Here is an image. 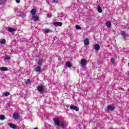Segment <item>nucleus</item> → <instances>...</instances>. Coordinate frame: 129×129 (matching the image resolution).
Listing matches in <instances>:
<instances>
[{
  "label": "nucleus",
  "mask_w": 129,
  "mask_h": 129,
  "mask_svg": "<svg viewBox=\"0 0 129 129\" xmlns=\"http://www.w3.org/2000/svg\"><path fill=\"white\" fill-rule=\"evenodd\" d=\"M66 66L69 68H71V67H72V64L70 62H67L66 63Z\"/></svg>",
  "instance_id": "13"
},
{
  "label": "nucleus",
  "mask_w": 129,
  "mask_h": 129,
  "mask_svg": "<svg viewBox=\"0 0 129 129\" xmlns=\"http://www.w3.org/2000/svg\"><path fill=\"white\" fill-rule=\"evenodd\" d=\"M53 3H58V1H57L53 0Z\"/></svg>",
  "instance_id": "32"
},
{
  "label": "nucleus",
  "mask_w": 129,
  "mask_h": 129,
  "mask_svg": "<svg viewBox=\"0 0 129 129\" xmlns=\"http://www.w3.org/2000/svg\"><path fill=\"white\" fill-rule=\"evenodd\" d=\"M54 122L56 125L58 126H61V127H66V124L64 122H61L59 121V119L57 118H55L54 119Z\"/></svg>",
  "instance_id": "1"
},
{
  "label": "nucleus",
  "mask_w": 129,
  "mask_h": 129,
  "mask_svg": "<svg viewBox=\"0 0 129 129\" xmlns=\"http://www.w3.org/2000/svg\"><path fill=\"white\" fill-rule=\"evenodd\" d=\"M114 61H115V60L114 58H111V63H114Z\"/></svg>",
  "instance_id": "30"
},
{
  "label": "nucleus",
  "mask_w": 129,
  "mask_h": 129,
  "mask_svg": "<svg viewBox=\"0 0 129 129\" xmlns=\"http://www.w3.org/2000/svg\"><path fill=\"white\" fill-rule=\"evenodd\" d=\"M35 71L36 72H41L42 71V70L41 69V67H40V66L37 67L35 68Z\"/></svg>",
  "instance_id": "9"
},
{
  "label": "nucleus",
  "mask_w": 129,
  "mask_h": 129,
  "mask_svg": "<svg viewBox=\"0 0 129 129\" xmlns=\"http://www.w3.org/2000/svg\"><path fill=\"white\" fill-rule=\"evenodd\" d=\"M8 31L9 32H15V31H16V29H15V28H13L12 27H8Z\"/></svg>",
  "instance_id": "16"
},
{
  "label": "nucleus",
  "mask_w": 129,
  "mask_h": 129,
  "mask_svg": "<svg viewBox=\"0 0 129 129\" xmlns=\"http://www.w3.org/2000/svg\"><path fill=\"white\" fill-rule=\"evenodd\" d=\"M114 108H115L114 107V106H112V105H108L107 106V109L108 110H110L111 111H113V110H114Z\"/></svg>",
  "instance_id": "5"
},
{
  "label": "nucleus",
  "mask_w": 129,
  "mask_h": 129,
  "mask_svg": "<svg viewBox=\"0 0 129 129\" xmlns=\"http://www.w3.org/2000/svg\"><path fill=\"white\" fill-rule=\"evenodd\" d=\"M71 109H73L74 110H76V111H79V108L77 107V106L72 105L70 106Z\"/></svg>",
  "instance_id": "3"
},
{
  "label": "nucleus",
  "mask_w": 129,
  "mask_h": 129,
  "mask_svg": "<svg viewBox=\"0 0 129 129\" xmlns=\"http://www.w3.org/2000/svg\"><path fill=\"white\" fill-rule=\"evenodd\" d=\"M31 14L33 16H35L36 15V9H32L31 11Z\"/></svg>",
  "instance_id": "17"
},
{
  "label": "nucleus",
  "mask_w": 129,
  "mask_h": 129,
  "mask_svg": "<svg viewBox=\"0 0 129 129\" xmlns=\"http://www.w3.org/2000/svg\"><path fill=\"white\" fill-rule=\"evenodd\" d=\"M97 10L98 13H102V9H101V7L99 5L97 6Z\"/></svg>",
  "instance_id": "14"
},
{
  "label": "nucleus",
  "mask_w": 129,
  "mask_h": 129,
  "mask_svg": "<svg viewBox=\"0 0 129 129\" xmlns=\"http://www.w3.org/2000/svg\"><path fill=\"white\" fill-rule=\"evenodd\" d=\"M16 3H17V4H20L21 0H16Z\"/></svg>",
  "instance_id": "31"
},
{
  "label": "nucleus",
  "mask_w": 129,
  "mask_h": 129,
  "mask_svg": "<svg viewBox=\"0 0 129 129\" xmlns=\"http://www.w3.org/2000/svg\"><path fill=\"white\" fill-rule=\"evenodd\" d=\"M1 44H6V39H3L1 41Z\"/></svg>",
  "instance_id": "27"
},
{
  "label": "nucleus",
  "mask_w": 129,
  "mask_h": 129,
  "mask_svg": "<svg viewBox=\"0 0 129 129\" xmlns=\"http://www.w3.org/2000/svg\"><path fill=\"white\" fill-rule=\"evenodd\" d=\"M128 78H129V73L128 74Z\"/></svg>",
  "instance_id": "33"
},
{
  "label": "nucleus",
  "mask_w": 129,
  "mask_h": 129,
  "mask_svg": "<svg viewBox=\"0 0 129 129\" xmlns=\"http://www.w3.org/2000/svg\"><path fill=\"white\" fill-rule=\"evenodd\" d=\"M37 89L39 91V92H43V91H44V90H45V88H44V87H43V86H38L37 87Z\"/></svg>",
  "instance_id": "4"
},
{
  "label": "nucleus",
  "mask_w": 129,
  "mask_h": 129,
  "mask_svg": "<svg viewBox=\"0 0 129 129\" xmlns=\"http://www.w3.org/2000/svg\"><path fill=\"white\" fill-rule=\"evenodd\" d=\"M44 63V60L43 59H40L38 61V65H42Z\"/></svg>",
  "instance_id": "20"
},
{
  "label": "nucleus",
  "mask_w": 129,
  "mask_h": 129,
  "mask_svg": "<svg viewBox=\"0 0 129 129\" xmlns=\"http://www.w3.org/2000/svg\"><path fill=\"white\" fill-rule=\"evenodd\" d=\"M84 43L85 45H86L87 46L88 45H89V39H88V38L85 39L84 40Z\"/></svg>",
  "instance_id": "10"
},
{
  "label": "nucleus",
  "mask_w": 129,
  "mask_h": 129,
  "mask_svg": "<svg viewBox=\"0 0 129 129\" xmlns=\"http://www.w3.org/2000/svg\"><path fill=\"white\" fill-rule=\"evenodd\" d=\"M76 29H77V30H81V27L79 26V25H76L75 26Z\"/></svg>",
  "instance_id": "23"
},
{
  "label": "nucleus",
  "mask_w": 129,
  "mask_h": 129,
  "mask_svg": "<svg viewBox=\"0 0 129 129\" xmlns=\"http://www.w3.org/2000/svg\"><path fill=\"white\" fill-rule=\"evenodd\" d=\"M6 0H0V5H4L6 3Z\"/></svg>",
  "instance_id": "24"
},
{
  "label": "nucleus",
  "mask_w": 129,
  "mask_h": 129,
  "mask_svg": "<svg viewBox=\"0 0 129 129\" xmlns=\"http://www.w3.org/2000/svg\"><path fill=\"white\" fill-rule=\"evenodd\" d=\"M26 84H29V83H31V80H27L25 81Z\"/></svg>",
  "instance_id": "26"
},
{
  "label": "nucleus",
  "mask_w": 129,
  "mask_h": 129,
  "mask_svg": "<svg viewBox=\"0 0 129 129\" xmlns=\"http://www.w3.org/2000/svg\"><path fill=\"white\" fill-rule=\"evenodd\" d=\"M51 32H52V30L49 29H45L44 30V33H51Z\"/></svg>",
  "instance_id": "18"
},
{
  "label": "nucleus",
  "mask_w": 129,
  "mask_h": 129,
  "mask_svg": "<svg viewBox=\"0 0 129 129\" xmlns=\"http://www.w3.org/2000/svg\"><path fill=\"white\" fill-rule=\"evenodd\" d=\"M13 117L15 119H18L19 118V114L17 112L14 113V114H13Z\"/></svg>",
  "instance_id": "11"
},
{
  "label": "nucleus",
  "mask_w": 129,
  "mask_h": 129,
  "mask_svg": "<svg viewBox=\"0 0 129 129\" xmlns=\"http://www.w3.org/2000/svg\"><path fill=\"white\" fill-rule=\"evenodd\" d=\"M94 49L97 51H99L100 49V45L98 44H96L94 45Z\"/></svg>",
  "instance_id": "8"
},
{
  "label": "nucleus",
  "mask_w": 129,
  "mask_h": 129,
  "mask_svg": "<svg viewBox=\"0 0 129 129\" xmlns=\"http://www.w3.org/2000/svg\"><path fill=\"white\" fill-rule=\"evenodd\" d=\"M6 118V117L4 116V115H0V119L1 120H4Z\"/></svg>",
  "instance_id": "21"
},
{
  "label": "nucleus",
  "mask_w": 129,
  "mask_h": 129,
  "mask_svg": "<svg viewBox=\"0 0 129 129\" xmlns=\"http://www.w3.org/2000/svg\"><path fill=\"white\" fill-rule=\"evenodd\" d=\"M9 125L11 127V128L16 129L17 128V125L14 124V123H10L9 124Z\"/></svg>",
  "instance_id": "7"
},
{
  "label": "nucleus",
  "mask_w": 129,
  "mask_h": 129,
  "mask_svg": "<svg viewBox=\"0 0 129 129\" xmlns=\"http://www.w3.org/2000/svg\"><path fill=\"white\" fill-rule=\"evenodd\" d=\"M33 20L34 21H38V20H39V17H38V16H33Z\"/></svg>",
  "instance_id": "19"
},
{
  "label": "nucleus",
  "mask_w": 129,
  "mask_h": 129,
  "mask_svg": "<svg viewBox=\"0 0 129 129\" xmlns=\"http://www.w3.org/2000/svg\"><path fill=\"white\" fill-rule=\"evenodd\" d=\"M121 34L122 36L123 37V38H125L126 37V34L124 32H121Z\"/></svg>",
  "instance_id": "22"
},
{
  "label": "nucleus",
  "mask_w": 129,
  "mask_h": 129,
  "mask_svg": "<svg viewBox=\"0 0 129 129\" xmlns=\"http://www.w3.org/2000/svg\"><path fill=\"white\" fill-rule=\"evenodd\" d=\"M5 59L6 60H10L11 59V57H10V56L7 55L5 57Z\"/></svg>",
  "instance_id": "28"
},
{
  "label": "nucleus",
  "mask_w": 129,
  "mask_h": 129,
  "mask_svg": "<svg viewBox=\"0 0 129 129\" xmlns=\"http://www.w3.org/2000/svg\"><path fill=\"white\" fill-rule=\"evenodd\" d=\"M106 26L107 28H110V27H111V23L110 21H107L106 22Z\"/></svg>",
  "instance_id": "12"
},
{
  "label": "nucleus",
  "mask_w": 129,
  "mask_h": 129,
  "mask_svg": "<svg viewBox=\"0 0 129 129\" xmlns=\"http://www.w3.org/2000/svg\"><path fill=\"white\" fill-rule=\"evenodd\" d=\"M80 64L82 66H85V65L87 64V61L86 59H82L81 60Z\"/></svg>",
  "instance_id": "2"
},
{
  "label": "nucleus",
  "mask_w": 129,
  "mask_h": 129,
  "mask_svg": "<svg viewBox=\"0 0 129 129\" xmlns=\"http://www.w3.org/2000/svg\"><path fill=\"white\" fill-rule=\"evenodd\" d=\"M4 95H5V96H9V95H10V92H6L5 93H4Z\"/></svg>",
  "instance_id": "25"
},
{
  "label": "nucleus",
  "mask_w": 129,
  "mask_h": 129,
  "mask_svg": "<svg viewBox=\"0 0 129 129\" xmlns=\"http://www.w3.org/2000/svg\"><path fill=\"white\" fill-rule=\"evenodd\" d=\"M0 70L1 71H8V70H9V69H8V68H7V67H1Z\"/></svg>",
  "instance_id": "15"
},
{
  "label": "nucleus",
  "mask_w": 129,
  "mask_h": 129,
  "mask_svg": "<svg viewBox=\"0 0 129 129\" xmlns=\"http://www.w3.org/2000/svg\"><path fill=\"white\" fill-rule=\"evenodd\" d=\"M51 16H52V15H51L50 13H48L47 14V18H51Z\"/></svg>",
  "instance_id": "29"
},
{
  "label": "nucleus",
  "mask_w": 129,
  "mask_h": 129,
  "mask_svg": "<svg viewBox=\"0 0 129 129\" xmlns=\"http://www.w3.org/2000/svg\"><path fill=\"white\" fill-rule=\"evenodd\" d=\"M53 25L55 26L56 27L58 26V27H61L62 25H63V23L62 22H54L53 23Z\"/></svg>",
  "instance_id": "6"
}]
</instances>
